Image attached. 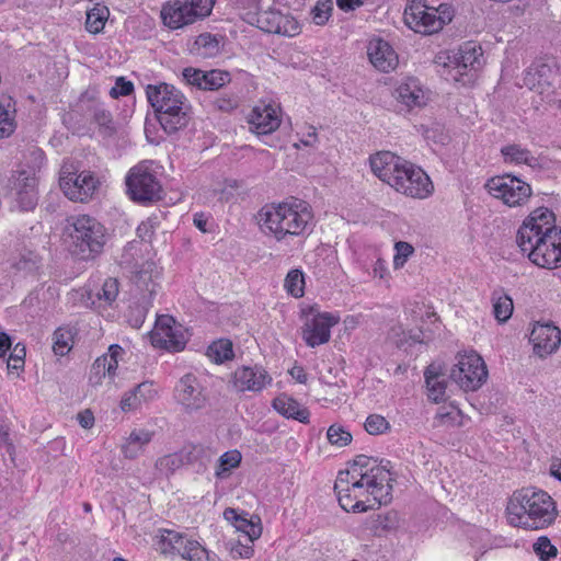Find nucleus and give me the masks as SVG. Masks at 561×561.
<instances>
[{"mask_svg": "<svg viewBox=\"0 0 561 561\" xmlns=\"http://www.w3.org/2000/svg\"><path fill=\"white\" fill-rule=\"evenodd\" d=\"M182 75H183V79L185 80V82L187 84L203 90V84H204L203 76L205 75L204 70L193 68V67H187V68L183 69Z\"/></svg>", "mask_w": 561, "mask_h": 561, "instance_id": "52", "label": "nucleus"}, {"mask_svg": "<svg viewBox=\"0 0 561 561\" xmlns=\"http://www.w3.org/2000/svg\"><path fill=\"white\" fill-rule=\"evenodd\" d=\"M289 374L299 383H306V381H307V374L305 373V370H304V368L301 366H294L289 370Z\"/></svg>", "mask_w": 561, "mask_h": 561, "instance_id": "62", "label": "nucleus"}, {"mask_svg": "<svg viewBox=\"0 0 561 561\" xmlns=\"http://www.w3.org/2000/svg\"><path fill=\"white\" fill-rule=\"evenodd\" d=\"M333 10L332 0H319L312 9V19L317 25H324Z\"/></svg>", "mask_w": 561, "mask_h": 561, "instance_id": "44", "label": "nucleus"}, {"mask_svg": "<svg viewBox=\"0 0 561 561\" xmlns=\"http://www.w3.org/2000/svg\"><path fill=\"white\" fill-rule=\"evenodd\" d=\"M482 48L471 42L465 43L451 56H448V62L445 67L449 69V76L455 81H461L463 76L470 75L469 81L473 78L471 72H476L483 66Z\"/></svg>", "mask_w": 561, "mask_h": 561, "instance_id": "15", "label": "nucleus"}, {"mask_svg": "<svg viewBox=\"0 0 561 561\" xmlns=\"http://www.w3.org/2000/svg\"><path fill=\"white\" fill-rule=\"evenodd\" d=\"M313 217L309 203L295 197L265 205L257 214L261 229L278 242L309 236L314 226Z\"/></svg>", "mask_w": 561, "mask_h": 561, "instance_id": "4", "label": "nucleus"}, {"mask_svg": "<svg viewBox=\"0 0 561 561\" xmlns=\"http://www.w3.org/2000/svg\"><path fill=\"white\" fill-rule=\"evenodd\" d=\"M138 407H140V403L138 402L137 394L134 390H130L123 396L121 400V409L124 412L136 410Z\"/></svg>", "mask_w": 561, "mask_h": 561, "instance_id": "58", "label": "nucleus"}, {"mask_svg": "<svg viewBox=\"0 0 561 561\" xmlns=\"http://www.w3.org/2000/svg\"><path fill=\"white\" fill-rule=\"evenodd\" d=\"M71 252L83 261L95 260L107 242L106 228L94 217L76 215L67 218Z\"/></svg>", "mask_w": 561, "mask_h": 561, "instance_id": "7", "label": "nucleus"}, {"mask_svg": "<svg viewBox=\"0 0 561 561\" xmlns=\"http://www.w3.org/2000/svg\"><path fill=\"white\" fill-rule=\"evenodd\" d=\"M146 95L165 133L173 134L188 125L191 105L174 85L164 82L148 84Z\"/></svg>", "mask_w": 561, "mask_h": 561, "instance_id": "6", "label": "nucleus"}, {"mask_svg": "<svg viewBox=\"0 0 561 561\" xmlns=\"http://www.w3.org/2000/svg\"><path fill=\"white\" fill-rule=\"evenodd\" d=\"M77 420L83 428H91L94 424V415L90 410L80 412Z\"/></svg>", "mask_w": 561, "mask_h": 561, "instance_id": "60", "label": "nucleus"}, {"mask_svg": "<svg viewBox=\"0 0 561 561\" xmlns=\"http://www.w3.org/2000/svg\"><path fill=\"white\" fill-rule=\"evenodd\" d=\"M534 353L543 358L554 353L561 343V331L550 323H537L534 325L530 337Z\"/></svg>", "mask_w": 561, "mask_h": 561, "instance_id": "22", "label": "nucleus"}, {"mask_svg": "<svg viewBox=\"0 0 561 561\" xmlns=\"http://www.w3.org/2000/svg\"><path fill=\"white\" fill-rule=\"evenodd\" d=\"M512 525L526 529H542L557 518L556 502L545 491L524 488L515 491L506 507Z\"/></svg>", "mask_w": 561, "mask_h": 561, "instance_id": "5", "label": "nucleus"}, {"mask_svg": "<svg viewBox=\"0 0 561 561\" xmlns=\"http://www.w3.org/2000/svg\"><path fill=\"white\" fill-rule=\"evenodd\" d=\"M209 359L216 364H222L233 358V345L228 339H220L213 342L206 352Z\"/></svg>", "mask_w": 561, "mask_h": 561, "instance_id": "33", "label": "nucleus"}, {"mask_svg": "<svg viewBox=\"0 0 561 561\" xmlns=\"http://www.w3.org/2000/svg\"><path fill=\"white\" fill-rule=\"evenodd\" d=\"M241 459V453L237 449L224 453L218 459V463L215 470L216 478H227L231 469L239 467Z\"/></svg>", "mask_w": 561, "mask_h": 561, "instance_id": "34", "label": "nucleus"}, {"mask_svg": "<svg viewBox=\"0 0 561 561\" xmlns=\"http://www.w3.org/2000/svg\"><path fill=\"white\" fill-rule=\"evenodd\" d=\"M184 466L181 449L176 453L164 455L156 461V469L164 474H173L176 470Z\"/></svg>", "mask_w": 561, "mask_h": 561, "instance_id": "35", "label": "nucleus"}, {"mask_svg": "<svg viewBox=\"0 0 561 561\" xmlns=\"http://www.w3.org/2000/svg\"><path fill=\"white\" fill-rule=\"evenodd\" d=\"M42 265V256L35 252L28 251L21 255L16 263V267L24 272L37 271Z\"/></svg>", "mask_w": 561, "mask_h": 561, "instance_id": "46", "label": "nucleus"}, {"mask_svg": "<svg viewBox=\"0 0 561 561\" xmlns=\"http://www.w3.org/2000/svg\"><path fill=\"white\" fill-rule=\"evenodd\" d=\"M394 250L393 266L398 270L404 266L408 259L414 253V248L409 242L398 241L394 243Z\"/></svg>", "mask_w": 561, "mask_h": 561, "instance_id": "45", "label": "nucleus"}, {"mask_svg": "<svg viewBox=\"0 0 561 561\" xmlns=\"http://www.w3.org/2000/svg\"><path fill=\"white\" fill-rule=\"evenodd\" d=\"M25 347L16 344L8 359V369L19 370L24 366Z\"/></svg>", "mask_w": 561, "mask_h": 561, "instance_id": "55", "label": "nucleus"}, {"mask_svg": "<svg viewBox=\"0 0 561 561\" xmlns=\"http://www.w3.org/2000/svg\"><path fill=\"white\" fill-rule=\"evenodd\" d=\"M501 154L505 163L526 164L530 168L539 167V160L530 150L518 144H510L501 148Z\"/></svg>", "mask_w": 561, "mask_h": 561, "instance_id": "30", "label": "nucleus"}, {"mask_svg": "<svg viewBox=\"0 0 561 561\" xmlns=\"http://www.w3.org/2000/svg\"><path fill=\"white\" fill-rule=\"evenodd\" d=\"M134 392L137 394L138 402H148L153 400L157 396V391L153 388L152 382L145 381L135 387Z\"/></svg>", "mask_w": 561, "mask_h": 561, "instance_id": "53", "label": "nucleus"}, {"mask_svg": "<svg viewBox=\"0 0 561 561\" xmlns=\"http://www.w3.org/2000/svg\"><path fill=\"white\" fill-rule=\"evenodd\" d=\"M557 76L556 69L545 62H534L525 72L523 84L538 93L542 101H551L553 82Z\"/></svg>", "mask_w": 561, "mask_h": 561, "instance_id": "18", "label": "nucleus"}, {"mask_svg": "<svg viewBox=\"0 0 561 561\" xmlns=\"http://www.w3.org/2000/svg\"><path fill=\"white\" fill-rule=\"evenodd\" d=\"M366 0H336V5L345 12L353 11L365 3Z\"/></svg>", "mask_w": 561, "mask_h": 561, "instance_id": "61", "label": "nucleus"}, {"mask_svg": "<svg viewBox=\"0 0 561 561\" xmlns=\"http://www.w3.org/2000/svg\"><path fill=\"white\" fill-rule=\"evenodd\" d=\"M350 493V504L340 503L341 507L346 512H355L362 513L373 508L371 504H367V500H358V497H354V492Z\"/></svg>", "mask_w": 561, "mask_h": 561, "instance_id": "54", "label": "nucleus"}, {"mask_svg": "<svg viewBox=\"0 0 561 561\" xmlns=\"http://www.w3.org/2000/svg\"><path fill=\"white\" fill-rule=\"evenodd\" d=\"M152 436L153 433L146 430L133 431L122 447L124 456L128 459L137 458L144 447L151 442Z\"/></svg>", "mask_w": 561, "mask_h": 561, "instance_id": "32", "label": "nucleus"}, {"mask_svg": "<svg viewBox=\"0 0 561 561\" xmlns=\"http://www.w3.org/2000/svg\"><path fill=\"white\" fill-rule=\"evenodd\" d=\"M399 526V519L397 513L389 512L386 514H379L371 519L370 529L375 535L381 536L383 533L391 531Z\"/></svg>", "mask_w": 561, "mask_h": 561, "instance_id": "36", "label": "nucleus"}, {"mask_svg": "<svg viewBox=\"0 0 561 561\" xmlns=\"http://www.w3.org/2000/svg\"><path fill=\"white\" fill-rule=\"evenodd\" d=\"M485 188L508 207H522L531 197V186L520 178L512 174L493 176L485 183Z\"/></svg>", "mask_w": 561, "mask_h": 561, "instance_id": "12", "label": "nucleus"}, {"mask_svg": "<svg viewBox=\"0 0 561 561\" xmlns=\"http://www.w3.org/2000/svg\"><path fill=\"white\" fill-rule=\"evenodd\" d=\"M134 91V84L131 81L126 80L124 77H118L115 81V85L110 90V95L113 99L119 96H127Z\"/></svg>", "mask_w": 561, "mask_h": 561, "instance_id": "49", "label": "nucleus"}, {"mask_svg": "<svg viewBox=\"0 0 561 561\" xmlns=\"http://www.w3.org/2000/svg\"><path fill=\"white\" fill-rule=\"evenodd\" d=\"M53 351L56 355H66L72 346V334L70 330L58 328L53 335Z\"/></svg>", "mask_w": 561, "mask_h": 561, "instance_id": "39", "label": "nucleus"}, {"mask_svg": "<svg viewBox=\"0 0 561 561\" xmlns=\"http://www.w3.org/2000/svg\"><path fill=\"white\" fill-rule=\"evenodd\" d=\"M100 182L91 171L78 173L72 164H64L60 170L59 186L73 202H88L98 191Z\"/></svg>", "mask_w": 561, "mask_h": 561, "instance_id": "13", "label": "nucleus"}, {"mask_svg": "<svg viewBox=\"0 0 561 561\" xmlns=\"http://www.w3.org/2000/svg\"><path fill=\"white\" fill-rule=\"evenodd\" d=\"M118 295V282L116 278L108 277L104 280L101 291L98 293L99 299H103L111 305Z\"/></svg>", "mask_w": 561, "mask_h": 561, "instance_id": "47", "label": "nucleus"}, {"mask_svg": "<svg viewBox=\"0 0 561 561\" xmlns=\"http://www.w3.org/2000/svg\"><path fill=\"white\" fill-rule=\"evenodd\" d=\"M213 7V0H175L162 8L161 18L164 25L176 30L209 15Z\"/></svg>", "mask_w": 561, "mask_h": 561, "instance_id": "10", "label": "nucleus"}, {"mask_svg": "<svg viewBox=\"0 0 561 561\" xmlns=\"http://www.w3.org/2000/svg\"><path fill=\"white\" fill-rule=\"evenodd\" d=\"M404 22L415 33L424 35L433 34L453 20L451 5L442 3L438 7H430L424 0H410L404 9Z\"/></svg>", "mask_w": 561, "mask_h": 561, "instance_id": "8", "label": "nucleus"}, {"mask_svg": "<svg viewBox=\"0 0 561 561\" xmlns=\"http://www.w3.org/2000/svg\"><path fill=\"white\" fill-rule=\"evenodd\" d=\"M181 453L184 465L193 466L198 473L207 469L213 458L211 450L203 445H185Z\"/></svg>", "mask_w": 561, "mask_h": 561, "instance_id": "28", "label": "nucleus"}, {"mask_svg": "<svg viewBox=\"0 0 561 561\" xmlns=\"http://www.w3.org/2000/svg\"><path fill=\"white\" fill-rule=\"evenodd\" d=\"M446 370L440 364L433 363L424 371L425 382L428 390V399L434 402L445 400L447 381Z\"/></svg>", "mask_w": 561, "mask_h": 561, "instance_id": "26", "label": "nucleus"}, {"mask_svg": "<svg viewBox=\"0 0 561 561\" xmlns=\"http://www.w3.org/2000/svg\"><path fill=\"white\" fill-rule=\"evenodd\" d=\"M194 225L202 231H207V218L204 216V214H195L194 215Z\"/></svg>", "mask_w": 561, "mask_h": 561, "instance_id": "64", "label": "nucleus"}, {"mask_svg": "<svg viewBox=\"0 0 561 561\" xmlns=\"http://www.w3.org/2000/svg\"><path fill=\"white\" fill-rule=\"evenodd\" d=\"M174 400L186 413L197 412L207 405L208 398L205 388L197 377L186 374L180 378L174 388Z\"/></svg>", "mask_w": 561, "mask_h": 561, "instance_id": "17", "label": "nucleus"}, {"mask_svg": "<svg viewBox=\"0 0 561 561\" xmlns=\"http://www.w3.org/2000/svg\"><path fill=\"white\" fill-rule=\"evenodd\" d=\"M286 291L295 298H300L305 294V275L300 270L288 272L284 280Z\"/></svg>", "mask_w": 561, "mask_h": 561, "instance_id": "37", "label": "nucleus"}, {"mask_svg": "<svg viewBox=\"0 0 561 561\" xmlns=\"http://www.w3.org/2000/svg\"><path fill=\"white\" fill-rule=\"evenodd\" d=\"M364 427L370 435H380L390 430V424L382 415L370 414L367 416Z\"/></svg>", "mask_w": 561, "mask_h": 561, "instance_id": "43", "label": "nucleus"}, {"mask_svg": "<svg viewBox=\"0 0 561 561\" xmlns=\"http://www.w3.org/2000/svg\"><path fill=\"white\" fill-rule=\"evenodd\" d=\"M367 55L373 66L382 72L394 70L399 62L398 55L392 46L379 37L369 41Z\"/></svg>", "mask_w": 561, "mask_h": 561, "instance_id": "24", "label": "nucleus"}, {"mask_svg": "<svg viewBox=\"0 0 561 561\" xmlns=\"http://www.w3.org/2000/svg\"><path fill=\"white\" fill-rule=\"evenodd\" d=\"M234 526L238 530L243 531L249 537L250 541L257 539L262 534V528L259 524H254L252 520H248L244 517H241Z\"/></svg>", "mask_w": 561, "mask_h": 561, "instance_id": "48", "label": "nucleus"}, {"mask_svg": "<svg viewBox=\"0 0 561 561\" xmlns=\"http://www.w3.org/2000/svg\"><path fill=\"white\" fill-rule=\"evenodd\" d=\"M221 50V36L204 33L196 37L192 51L202 58H213Z\"/></svg>", "mask_w": 561, "mask_h": 561, "instance_id": "31", "label": "nucleus"}, {"mask_svg": "<svg viewBox=\"0 0 561 561\" xmlns=\"http://www.w3.org/2000/svg\"><path fill=\"white\" fill-rule=\"evenodd\" d=\"M230 382L238 392H261L271 385L272 377L261 366H241L233 371Z\"/></svg>", "mask_w": 561, "mask_h": 561, "instance_id": "20", "label": "nucleus"}, {"mask_svg": "<svg viewBox=\"0 0 561 561\" xmlns=\"http://www.w3.org/2000/svg\"><path fill=\"white\" fill-rule=\"evenodd\" d=\"M340 318L329 312L318 313L307 321L302 328V339L309 347L325 344L331 337V328L337 324Z\"/></svg>", "mask_w": 561, "mask_h": 561, "instance_id": "21", "label": "nucleus"}, {"mask_svg": "<svg viewBox=\"0 0 561 561\" xmlns=\"http://www.w3.org/2000/svg\"><path fill=\"white\" fill-rule=\"evenodd\" d=\"M127 193L140 204L162 198V186L156 175L142 162L131 168L126 176Z\"/></svg>", "mask_w": 561, "mask_h": 561, "instance_id": "14", "label": "nucleus"}, {"mask_svg": "<svg viewBox=\"0 0 561 561\" xmlns=\"http://www.w3.org/2000/svg\"><path fill=\"white\" fill-rule=\"evenodd\" d=\"M369 164L379 180L405 196L424 199L433 194L434 185L426 172L390 151L373 154Z\"/></svg>", "mask_w": 561, "mask_h": 561, "instance_id": "3", "label": "nucleus"}, {"mask_svg": "<svg viewBox=\"0 0 561 561\" xmlns=\"http://www.w3.org/2000/svg\"><path fill=\"white\" fill-rule=\"evenodd\" d=\"M203 90H218L231 81V76L228 71L220 69H213L210 71H205L203 76Z\"/></svg>", "mask_w": 561, "mask_h": 561, "instance_id": "38", "label": "nucleus"}, {"mask_svg": "<svg viewBox=\"0 0 561 561\" xmlns=\"http://www.w3.org/2000/svg\"><path fill=\"white\" fill-rule=\"evenodd\" d=\"M449 378L465 391H476L485 383L488 369L483 358L474 351L459 353Z\"/></svg>", "mask_w": 561, "mask_h": 561, "instance_id": "9", "label": "nucleus"}, {"mask_svg": "<svg viewBox=\"0 0 561 561\" xmlns=\"http://www.w3.org/2000/svg\"><path fill=\"white\" fill-rule=\"evenodd\" d=\"M93 9L87 14L85 28L93 34L101 32L105 24V16Z\"/></svg>", "mask_w": 561, "mask_h": 561, "instance_id": "51", "label": "nucleus"}, {"mask_svg": "<svg viewBox=\"0 0 561 561\" xmlns=\"http://www.w3.org/2000/svg\"><path fill=\"white\" fill-rule=\"evenodd\" d=\"M11 347V339L5 332H0V357H3Z\"/></svg>", "mask_w": 561, "mask_h": 561, "instance_id": "63", "label": "nucleus"}, {"mask_svg": "<svg viewBox=\"0 0 561 561\" xmlns=\"http://www.w3.org/2000/svg\"><path fill=\"white\" fill-rule=\"evenodd\" d=\"M153 220L148 219L146 221H142L138 228H137V234L142 241H150L151 237L153 236Z\"/></svg>", "mask_w": 561, "mask_h": 561, "instance_id": "59", "label": "nucleus"}, {"mask_svg": "<svg viewBox=\"0 0 561 561\" xmlns=\"http://www.w3.org/2000/svg\"><path fill=\"white\" fill-rule=\"evenodd\" d=\"M330 444L344 447L352 442V434L341 424H332L327 432Z\"/></svg>", "mask_w": 561, "mask_h": 561, "instance_id": "40", "label": "nucleus"}, {"mask_svg": "<svg viewBox=\"0 0 561 561\" xmlns=\"http://www.w3.org/2000/svg\"><path fill=\"white\" fill-rule=\"evenodd\" d=\"M106 355H102L98 357L92 367L90 373V381L93 383H99L101 378L106 375Z\"/></svg>", "mask_w": 561, "mask_h": 561, "instance_id": "56", "label": "nucleus"}, {"mask_svg": "<svg viewBox=\"0 0 561 561\" xmlns=\"http://www.w3.org/2000/svg\"><path fill=\"white\" fill-rule=\"evenodd\" d=\"M251 130L257 135H267L276 130L280 125V118L275 107L270 104L255 106L249 115Z\"/></svg>", "mask_w": 561, "mask_h": 561, "instance_id": "25", "label": "nucleus"}, {"mask_svg": "<svg viewBox=\"0 0 561 561\" xmlns=\"http://www.w3.org/2000/svg\"><path fill=\"white\" fill-rule=\"evenodd\" d=\"M391 462L378 460L366 455H358L346 471L339 472L334 491L339 503L350 504V493L354 497L367 500L375 506L388 504L392 496Z\"/></svg>", "mask_w": 561, "mask_h": 561, "instance_id": "1", "label": "nucleus"}, {"mask_svg": "<svg viewBox=\"0 0 561 561\" xmlns=\"http://www.w3.org/2000/svg\"><path fill=\"white\" fill-rule=\"evenodd\" d=\"M512 312H513V301L508 296L503 295L494 300L493 313H494L495 319L499 322L507 321L511 318Z\"/></svg>", "mask_w": 561, "mask_h": 561, "instance_id": "41", "label": "nucleus"}, {"mask_svg": "<svg viewBox=\"0 0 561 561\" xmlns=\"http://www.w3.org/2000/svg\"><path fill=\"white\" fill-rule=\"evenodd\" d=\"M157 547L163 554H179L187 561H208L207 550L197 540L173 529H159Z\"/></svg>", "mask_w": 561, "mask_h": 561, "instance_id": "11", "label": "nucleus"}, {"mask_svg": "<svg viewBox=\"0 0 561 561\" xmlns=\"http://www.w3.org/2000/svg\"><path fill=\"white\" fill-rule=\"evenodd\" d=\"M393 95L408 111L423 107L427 103V95L421 82L413 77L401 80Z\"/></svg>", "mask_w": 561, "mask_h": 561, "instance_id": "23", "label": "nucleus"}, {"mask_svg": "<svg viewBox=\"0 0 561 561\" xmlns=\"http://www.w3.org/2000/svg\"><path fill=\"white\" fill-rule=\"evenodd\" d=\"M250 22H255L256 26L266 33L285 36H295L299 33V24L295 18L274 9L256 13Z\"/></svg>", "mask_w": 561, "mask_h": 561, "instance_id": "19", "label": "nucleus"}, {"mask_svg": "<svg viewBox=\"0 0 561 561\" xmlns=\"http://www.w3.org/2000/svg\"><path fill=\"white\" fill-rule=\"evenodd\" d=\"M18 182L16 202L22 210H32L37 204V183L35 178L23 176Z\"/></svg>", "mask_w": 561, "mask_h": 561, "instance_id": "29", "label": "nucleus"}, {"mask_svg": "<svg viewBox=\"0 0 561 561\" xmlns=\"http://www.w3.org/2000/svg\"><path fill=\"white\" fill-rule=\"evenodd\" d=\"M545 207L535 209L517 230L516 243L530 262L542 268L561 266V229Z\"/></svg>", "mask_w": 561, "mask_h": 561, "instance_id": "2", "label": "nucleus"}, {"mask_svg": "<svg viewBox=\"0 0 561 561\" xmlns=\"http://www.w3.org/2000/svg\"><path fill=\"white\" fill-rule=\"evenodd\" d=\"M273 408L287 419L297 420L304 424L309 423L310 412L302 408L298 401L287 394H280L273 400Z\"/></svg>", "mask_w": 561, "mask_h": 561, "instance_id": "27", "label": "nucleus"}, {"mask_svg": "<svg viewBox=\"0 0 561 561\" xmlns=\"http://www.w3.org/2000/svg\"><path fill=\"white\" fill-rule=\"evenodd\" d=\"M216 108L222 112H230L238 106V99L231 95L219 96L214 101Z\"/></svg>", "mask_w": 561, "mask_h": 561, "instance_id": "57", "label": "nucleus"}, {"mask_svg": "<svg viewBox=\"0 0 561 561\" xmlns=\"http://www.w3.org/2000/svg\"><path fill=\"white\" fill-rule=\"evenodd\" d=\"M534 552L541 561L557 557L558 550L546 536L539 537L533 545Z\"/></svg>", "mask_w": 561, "mask_h": 561, "instance_id": "42", "label": "nucleus"}, {"mask_svg": "<svg viewBox=\"0 0 561 561\" xmlns=\"http://www.w3.org/2000/svg\"><path fill=\"white\" fill-rule=\"evenodd\" d=\"M150 339L154 347L171 352H180L186 345L182 325L168 314L158 317Z\"/></svg>", "mask_w": 561, "mask_h": 561, "instance_id": "16", "label": "nucleus"}, {"mask_svg": "<svg viewBox=\"0 0 561 561\" xmlns=\"http://www.w3.org/2000/svg\"><path fill=\"white\" fill-rule=\"evenodd\" d=\"M92 112H93V119L99 126L105 127V128H111V129L113 128L112 127V124H113L112 114L102 104H95L92 107Z\"/></svg>", "mask_w": 561, "mask_h": 561, "instance_id": "50", "label": "nucleus"}]
</instances>
